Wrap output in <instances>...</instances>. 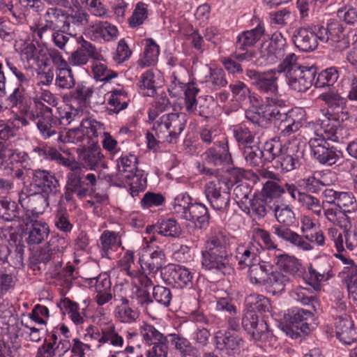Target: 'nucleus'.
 <instances>
[{"label":"nucleus","instance_id":"1","mask_svg":"<svg viewBox=\"0 0 357 357\" xmlns=\"http://www.w3.org/2000/svg\"><path fill=\"white\" fill-rule=\"evenodd\" d=\"M202 256V264L206 270L223 275L230 274L233 271L227 240L221 231H214L211 234L205 242Z\"/></svg>","mask_w":357,"mask_h":357},{"label":"nucleus","instance_id":"2","mask_svg":"<svg viewBox=\"0 0 357 357\" xmlns=\"http://www.w3.org/2000/svg\"><path fill=\"white\" fill-rule=\"evenodd\" d=\"M187 122L184 113H169L162 115L153 123L152 130L158 139L176 143Z\"/></svg>","mask_w":357,"mask_h":357},{"label":"nucleus","instance_id":"3","mask_svg":"<svg viewBox=\"0 0 357 357\" xmlns=\"http://www.w3.org/2000/svg\"><path fill=\"white\" fill-rule=\"evenodd\" d=\"M139 334L146 344L152 346L145 353V356L139 354L137 357H167L169 336L159 331L153 325L144 322L139 328Z\"/></svg>","mask_w":357,"mask_h":357},{"label":"nucleus","instance_id":"4","mask_svg":"<svg viewBox=\"0 0 357 357\" xmlns=\"http://www.w3.org/2000/svg\"><path fill=\"white\" fill-rule=\"evenodd\" d=\"M204 195L214 210L225 211L229 208L230 186L227 179L215 176L205 184Z\"/></svg>","mask_w":357,"mask_h":357},{"label":"nucleus","instance_id":"5","mask_svg":"<svg viewBox=\"0 0 357 357\" xmlns=\"http://www.w3.org/2000/svg\"><path fill=\"white\" fill-rule=\"evenodd\" d=\"M340 116H331L319 118L315 121L316 130L311 138H323L327 141L340 142L348 139L349 130L342 126L346 120H340Z\"/></svg>","mask_w":357,"mask_h":357},{"label":"nucleus","instance_id":"6","mask_svg":"<svg viewBox=\"0 0 357 357\" xmlns=\"http://www.w3.org/2000/svg\"><path fill=\"white\" fill-rule=\"evenodd\" d=\"M26 115L32 120L38 119L37 128L44 139L56 135L54 126L57 123L59 119L54 117L52 109L50 107L39 100H35L34 106L30 107Z\"/></svg>","mask_w":357,"mask_h":357},{"label":"nucleus","instance_id":"7","mask_svg":"<svg viewBox=\"0 0 357 357\" xmlns=\"http://www.w3.org/2000/svg\"><path fill=\"white\" fill-rule=\"evenodd\" d=\"M305 144L296 139L288 140L284 144L283 150L276 163L284 172L299 168L305 155Z\"/></svg>","mask_w":357,"mask_h":357},{"label":"nucleus","instance_id":"8","mask_svg":"<svg viewBox=\"0 0 357 357\" xmlns=\"http://www.w3.org/2000/svg\"><path fill=\"white\" fill-rule=\"evenodd\" d=\"M289 46L280 32H275L269 40L264 41L260 47V65H270L281 60L287 52Z\"/></svg>","mask_w":357,"mask_h":357},{"label":"nucleus","instance_id":"9","mask_svg":"<svg viewBox=\"0 0 357 357\" xmlns=\"http://www.w3.org/2000/svg\"><path fill=\"white\" fill-rule=\"evenodd\" d=\"M103 123L91 118H86L82 119L80 126L78 128L70 130L65 138L62 135H59L58 140L63 143H77L82 142L85 139L94 141L93 138H96L104 130Z\"/></svg>","mask_w":357,"mask_h":357},{"label":"nucleus","instance_id":"10","mask_svg":"<svg viewBox=\"0 0 357 357\" xmlns=\"http://www.w3.org/2000/svg\"><path fill=\"white\" fill-rule=\"evenodd\" d=\"M62 197L67 202H75V197L83 199L89 195L88 185L84 180L83 167L77 166L66 174Z\"/></svg>","mask_w":357,"mask_h":357},{"label":"nucleus","instance_id":"11","mask_svg":"<svg viewBox=\"0 0 357 357\" xmlns=\"http://www.w3.org/2000/svg\"><path fill=\"white\" fill-rule=\"evenodd\" d=\"M320 41L328 43L337 51L342 52L349 47L350 41L344 26L338 21H332L326 27L319 26Z\"/></svg>","mask_w":357,"mask_h":357},{"label":"nucleus","instance_id":"12","mask_svg":"<svg viewBox=\"0 0 357 357\" xmlns=\"http://www.w3.org/2000/svg\"><path fill=\"white\" fill-rule=\"evenodd\" d=\"M20 4L29 10L40 14L45 11L43 20L45 22H48L57 30L63 29L64 30V20L66 10L55 6L50 7L45 9V5L42 0H19Z\"/></svg>","mask_w":357,"mask_h":357},{"label":"nucleus","instance_id":"13","mask_svg":"<svg viewBox=\"0 0 357 357\" xmlns=\"http://www.w3.org/2000/svg\"><path fill=\"white\" fill-rule=\"evenodd\" d=\"M161 277L168 284L177 289H190L193 286L194 272L177 264H169L161 270Z\"/></svg>","mask_w":357,"mask_h":357},{"label":"nucleus","instance_id":"14","mask_svg":"<svg viewBox=\"0 0 357 357\" xmlns=\"http://www.w3.org/2000/svg\"><path fill=\"white\" fill-rule=\"evenodd\" d=\"M319 99L324 102L327 108L321 109L322 115L324 116H335L340 120H347L349 114L347 107V99L342 97L337 91L331 89L329 91L319 95Z\"/></svg>","mask_w":357,"mask_h":357},{"label":"nucleus","instance_id":"15","mask_svg":"<svg viewBox=\"0 0 357 357\" xmlns=\"http://www.w3.org/2000/svg\"><path fill=\"white\" fill-rule=\"evenodd\" d=\"M31 174V185L41 193L55 195L59 192V182L54 174L44 169L27 170Z\"/></svg>","mask_w":357,"mask_h":357},{"label":"nucleus","instance_id":"16","mask_svg":"<svg viewBox=\"0 0 357 357\" xmlns=\"http://www.w3.org/2000/svg\"><path fill=\"white\" fill-rule=\"evenodd\" d=\"M308 144L313 156L321 164L331 166L340 158L341 152L323 138H310Z\"/></svg>","mask_w":357,"mask_h":357},{"label":"nucleus","instance_id":"17","mask_svg":"<svg viewBox=\"0 0 357 357\" xmlns=\"http://www.w3.org/2000/svg\"><path fill=\"white\" fill-rule=\"evenodd\" d=\"M65 240L63 238L52 237L44 247L41 248L32 257V261L37 264H47L53 261L56 266H61L59 261L63 254Z\"/></svg>","mask_w":357,"mask_h":357},{"label":"nucleus","instance_id":"18","mask_svg":"<svg viewBox=\"0 0 357 357\" xmlns=\"http://www.w3.org/2000/svg\"><path fill=\"white\" fill-rule=\"evenodd\" d=\"M276 73L275 70L264 73L255 70H247L246 75L261 93L267 94V96H280Z\"/></svg>","mask_w":357,"mask_h":357},{"label":"nucleus","instance_id":"19","mask_svg":"<svg viewBox=\"0 0 357 357\" xmlns=\"http://www.w3.org/2000/svg\"><path fill=\"white\" fill-rule=\"evenodd\" d=\"M294 45L302 52L315 50L320 41L319 26H303L296 29L292 36Z\"/></svg>","mask_w":357,"mask_h":357},{"label":"nucleus","instance_id":"20","mask_svg":"<svg viewBox=\"0 0 357 357\" xmlns=\"http://www.w3.org/2000/svg\"><path fill=\"white\" fill-rule=\"evenodd\" d=\"M317 75V68L312 66L298 67L296 70L286 75L289 86L298 92L306 91L313 84Z\"/></svg>","mask_w":357,"mask_h":357},{"label":"nucleus","instance_id":"21","mask_svg":"<svg viewBox=\"0 0 357 357\" xmlns=\"http://www.w3.org/2000/svg\"><path fill=\"white\" fill-rule=\"evenodd\" d=\"M202 156L207 164L213 166H220L232 162L228 142L226 139L214 142V144L207 149Z\"/></svg>","mask_w":357,"mask_h":357},{"label":"nucleus","instance_id":"22","mask_svg":"<svg viewBox=\"0 0 357 357\" xmlns=\"http://www.w3.org/2000/svg\"><path fill=\"white\" fill-rule=\"evenodd\" d=\"M331 271L332 266L328 259L321 258L316 259L308 268L309 284L314 290H320L321 283L327 281L332 277Z\"/></svg>","mask_w":357,"mask_h":357},{"label":"nucleus","instance_id":"23","mask_svg":"<svg viewBox=\"0 0 357 357\" xmlns=\"http://www.w3.org/2000/svg\"><path fill=\"white\" fill-rule=\"evenodd\" d=\"M23 222L26 226L24 234L25 236H27L26 241L29 245L40 244L47 238L50 229L45 222L33 220L27 217L23 219Z\"/></svg>","mask_w":357,"mask_h":357},{"label":"nucleus","instance_id":"24","mask_svg":"<svg viewBox=\"0 0 357 357\" xmlns=\"http://www.w3.org/2000/svg\"><path fill=\"white\" fill-rule=\"evenodd\" d=\"M49 195L40 192L27 195L24 192L19 194V203L26 211L33 215L42 214L49 206Z\"/></svg>","mask_w":357,"mask_h":357},{"label":"nucleus","instance_id":"25","mask_svg":"<svg viewBox=\"0 0 357 357\" xmlns=\"http://www.w3.org/2000/svg\"><path fill=\"white\" fill-rule=\"evenodd\" d=\"M259 243L250 241L236 248V259L240 269H244L259 261Z\"/></svg>","mask_w":357,"mask_h":357},{"label":"nucleus","instance_id":"26","mask_svg":"<svg viewBox=\"0 0 357 357\" xmlns=\"http://www.w3.org/2000/svg\"><path fill=\"white\" fill-rule=\"evenodd\" d=\"M289 325L307 335L314 328V314L310 310L295 308L288 312Z\"/></svg>","mask_w":357,"mask_h":357},{"label":"nucleus","instance_id":"27","mask_svg":"<svg viewBox=\"0 0 357 357\" xmlns=\"http://www.w3.org/2000/svg\"><path fill=\"white\" fill-rule=\"evenodd\" d=\"M89 19V15L82 9L66 10L64 31L68 35L75 36L86 26Z\"/></svg>","mask_w":357,"mask_h":357},{"label":"nucleus","instance_id":"28","mask_svg":"<svg viewBox=\"0 0 357 357\" xmlns=\"http://www.w3.org/2000/svg\"><path fill=\"white\" fill-rule=\"evenodd\" d=\"M96 143L97 142L93 141L90 146L84 147L78 155L83 164L91 170L99 167L104 169L107 167L101 149Z\"/></svg>","mask_w":357,"mask_h":357},{"label":"nucleus","instance_id":"29","mask_svg":"<svg viewBox=\"0 0 357 357\" xmlns=\"http://www.w3.org/2000/svg\"><path fill=\"white\" fill-rule=\"evenodd\" d=\"M289 227L284 225H274L271 227V232L278 238L288 242L299 249L305 251L312 249L311 245L303 236L291 231Z\"/></svg>","mask_w":357,"mask_h":357},{"label":"nucleus","instance_id":"30","mask_svg":"<svg viewBox=\"0 0 357 357\" xmlns=\"http://www.w3.org/2000/svg\"><path fill=\"white\" fill-rule=\"evenodd\" d=\"M335 333L337 337L345 344H351L357 340V328L347 314L336 319Z\"/></svg>","mask_w":357,"mask_h":357},{"label":"nucleus","instance_id":"31","mask_svg":"<svg viewBox=\"0 0 357 357\" xmlns=\"http://www.w3.org/2000/svg\"><path fill=\"white\" fill-rule=\"evenodd\" d=\"M266 107L264 110L266 122L268 121H281L291 114L286 109V102L281 96H266Z\"/></svg>","mask_w":357,"mask_h":357},{"label":"nucleus","instance_id":"32","mask_svg":"<svg viewBox=\"0 0 357 357\" xmlns=\"http://www.w3.org/2000/svg\"><path fill=\"white\" fill-rule=\"evenodd\" d=\"M242 326L255 340H261L268 331V325L261 321L259 322L255 312L247 310L242 318Z\"/></svg>","mask_w":357,"mask_h":357},{"label":"nucleus","instance_id":"33","mask_svg":"<svg viewBox=\"0 0 357 357\" xmlns=\"http://www.w3.org/2000/svg\"><path fill=\"white\" fill-rule=\"evenodd\" d=\"M81 38L82 40L79 42L80 46L72 53L69 58L70 63L76 66H82L88 62L90 57L95 60H100L102 55L97 51L96 47L84 40L82 37Z\"/></svg>","mask_w":357,"mask_h":357},{"label":"nucleus","instance_id":"34","mask_svg":"<svg viewBox=\"0 0 357 357\" xmlns=\"http://www.w3.org/2000/svg\"><path fill=\"white\" fill-rule=\"evenodd\" d=\"M264 33V24L259 22L254 29L244 31L238 34L235 43L236 49L240 51L247 50L249 47L255 46Z\"/></svg>","mask_w":357,"mask_h":357},{"label":"nucleus","instance_id":"35","mask_svg":"<svg viewBox=\"0 0 357 357\" xmlns=\"http://www.w3.org/2000/svg\"><path fill=\"white\" fill-rule=\"evenodd\" d=\"M169 342L181 357H202L198 349L179 333L168 334Z\"/></svg>","mask_w":357,"mask_h":357},{"label":"nucleus","instance_id":"36","mask_svg":"<svg viewBox=\"0 0 357 357\" xmlns=\"http://www.w3.org/2000/svg\"><path fill=\"white\" fill-rule=\"evenodd\" d=\"M274 261L280 270L295 278H300L305 273L304 267L294 256L286 253L278 254L275 255Z\"/></svg>","mask_w":357,"mask_h":357},{"label":"nucleus","instance_id":"37","mask_svg":"<svg viewBox=\"0 0 357 357\" xmlns=\"http://www.w3.org/2000/svg\"><path fill=\"white\" fill-rule=\"evenodd\" d=\"M5 63L17 79L16 88L31 93L34 89V79L29 72L25 68H17L15 63L9 59H5Z\"/></svg>","mask_w":357,"mask_h":357},{"label":"nucleus","instance_id":"38","mask_svg":"<svg viewBox=\"0 0 357 357\" xmlns=\"http://www.w3.org/2000/svg\"><path fill=\"white\" fill-rule=\"evenodd\" d=\"M183 219L194 222L197 228L202 229L208 226L210 215L204 204L195 203L190 207Z\"/></svg>","mask_w":357,"mask_h":357},{"label":"nucleus","instance_id":"39","mask_svg":"<svg viewBox=\"0 0 357 357\" xmlns=\"http://www.w3.org/2000/svg\"><path fill=\"white\" fill-rule=\"evenodd\" d=\"M215 342L218 349L235 351L240 349L243 340L229 331H218L215 335Z\"/></svg>","mask_w":357,"mask_h":357},{"label":"nucleus","instance_id":"40","mask_svg":"<svg viewBox=\"0 0 357 357\" xmlns=\"http://www.w3.org/2000/svg\"><path fill=\"white\" fill-rule=\"evenodd\" d=\"M121 245V237L118 232L105 230L100 235L99 248L102 257L109 258L112 252Z\"/></svg>","mask_w":357,"mask_h":357},{"label":"nucleus","instance_id":"41","mask_svg":"<svg viewBox=\"0 0 357 357\" xmlns=\"http://www.w3.org/2000/svg\"><path fill=\"white\" fill-rule=\"evenodd\" d=\"M63 314L69 315L71 321L76 325H81L85 321L86 307L80 311L79 305L68 298L62 299L59 304Z\"/></svg>","mask_w":357,"mask_h":357},{"label":"nucleus","instance_id":"42","mask_svg":"<svg viewBox=\"0 0 357 357\" xmlns=\"http://www.w3.org/2000/svg\"><path fill=\"white\" fill-rule=\"evenodd\" d=\"M93 93L92 86H88L85 83H79L70 91L69 98L72 103L82 108L89 104Z\"/></svg>","mask_w":357,"mask_h":357},{"label":"nucleus","instance_id":"43","mask_svg":"<svg viewBox=\"0 0 357 357\" xmlns=\"http://www.w3.org/2000/svg\"><path fill=\"white\" fill-rule=\"evenodd\" d=\"M91 31L95 38H101L105 41H113L119 35V31L116 26L107 21H100L91 26Z\"/></svg>","mask_w":357,"mask_h":357},{"label":"nucleus","instance_id":"44","mask_svg":"<svg viewBox=\"0 0 357 357\" xmlns=\"http://www.w3.org/2000/svg\"><path fill=\"white\" fill-rule=\"evenodd\" d=\"M245 305L247 310L260 313H266L271 311V304L269 299L264 295L251 294L245 298Z\"/></svg>","mask_w":357,"mask_h":357},{"label":"nucleus","instance_id":"45","mask_svg":"<svg viewBox=\"0 0 357 357\" xmlns=\"http://www.w3.org/2000/svg\"><path fill=\"white\" fill-rule=\"evenodd\" d=\"M102 345L108 344L114 347H122L123 338L119 333L115 325L112 322L101 324Z\"/></svg>","mask_w":357,"mask_h":357},{"label":"nucleus","instance_id":"46","mask_svg":"<svg viewBox=\"0 0 357 357\" xmlns=\"http://www.w3.org/2000/svg\"><path fill=\"white\" fill-rule=\"evenodd\" d=\"M289 282L288 276L279 271H273L268 274L264 286L268 292L275 295L283 291Z\"/></svg>","mask_w":357,"mask_h":357},{"label":"nucleus","instance_id":"47","mask_svg":"<svg viewBox=\"0 0 357 357\" xmlns=\"http://www.w3.org/2000/svg\"><path fill=\"white\" fill-rule=\"evenodd\" d=\"M248 268V277L250 282L256 285L264 286L269 274L268 266L264 262L260 263L258 261Z\"/></svg>","mask_w":357,"mask_h":357},{"label":"nucleus","instance_id":"48","mask_svg":"<svg viewBox=\"0 0 357 357\" xmlns=\"http://www.w3.org/2000/svg\"><path fill=\"white\" fill-rule=\"evenodd\" d=\"M155 228L158 234L166 237L178 238L182 233L180 225L174 218H165L158 221Z\"/></svg>","mask_w":357,"mask_h":357},{"label":"nucleus","instance_id":"49","mask_svg":"<svg viewBox=\"0 0 357 357\" xmlns=\"http://www.w3.org/2000/svg\"><path fill=\"white\" fill-rule=\"evenodd\" d=\"M243 153L246 162L251 167L262 166L266 163L264 151L255 143L244 147Z\"/></svg>","mask_w":357,"mask_h":357},{"label":"nucleus","instance_id":"50","mask_svg":"<svg viewBox=\"0 0 357 357\" xmlns=\"http://www.w3.org/2000/svg\"><path fill=\"white\" fill-rule=\"evenodd\" d=\"M339 71L336 67H330L321 71L314 79V86L317 88L330 87L337 81Z\"/></svg>","mask_w":357,"mask_h":357},{"label":"nucleus","instance_id":"51","mask_svg":"<svg viewBox=\"0 0 357 357\" xmlns=\"http://www.w3.org/2000/svg\"><path fill=\"white\" fill-rule=\"evenodd\" d=\"M217 311L227 312L231 317L228 319L229 327L233 331L239 328V319L232 316L236 314V307L231 303L228 298H220L216 303Z\"/></svg>","mask_w":357,"mask_h":357},{"label":"nucleus","instance_id":"52","mask_svg":"<svg viewBox=\"0 0 357 357\" xmlns=\"http://www.w3.org/2000/svg\"><path fill=\"white\" fill-rule=\"evenodd\" d=\"M160 54L159 45L152 38L146 39V47L144 51V59L140 61L142 67L153 65Z\"/></svg>","mask_w":357,"mask_h":357},{"label":"nucleus","instance_id":"53","mask_svg":"<svg viewBox=\"0 0 357 357\" xmlns=\"http://www.w3.org/2000/svg\"><path fill=\"white\" fill-rule=\"evenodd\" d=\"M284 194L283 183L275 180L267 181L261 192V196L267 200L280 198Z\"/></svg>","mask_w":357,"mask_h":357},{"label":"nucleus","instance_id":"54","mask_svg":"<svg viewBox=\"0 0 357 357\" xmlns=\"http://www.w3.org/2000/svg\"><path fill=\"white\" fill-rule=\"evenodd\" d=\"M125 178L130 185V194L132 197L137 195L139 191H143L146 187V179L144 177L143 171L136 170L130 174H126Z\"/></svg>","mask_w":357,"mask_h":357},{"label":"nucleus","instance_id":"55","mask_svg":"<svg viewBox=\"0 0 357 357\" xmlns=\"http://www.w3.org/2000/svg\"><path fill=\"white\" fill-rule=\"evenodd\" d=\"M233 135L238 145L243 148L255 143V134L243 125L234 126Z\"/></svg>","mask_w":357,"mask_h":357},{"label":"nucleus","instance_id":"56","mask_svg":"<svg viewBox=\"0 0 357 357\" xmlns=\"http://www.w3.org/2000/svg\"><path fill=\"white\" fill-rule=\"evenodd\" d=\"M292 298L303 305H312L316 310L315 304L317 303L314 291L311 289L297 287L291 293Z\"/></svg>","mask_w":357,"mask_h":357},{"label":"nucleus","instance_id":"57","mask_svg":"<svg viewBox=\"0 0 357 357\" xmlns=\"http://www.w3.org/2000/svg\"><path fill=\"white\" fill-rule=\"evenodd\" d=\"M273 211L277 221L281 225L290 226L295 221V214L289 205L277 204L275 206Z\"/></svg>","mask_w":357,"mask_h":357},{"label":"nucleus","instance_id":"58","mask_svg":"<svg viewBox=\"0 0 357 357\" xmlns=\"http://www.w3.org/2000/svg\"><path fill=\"white\" fill-rule=\"evenodd\" d=\"M326 218L333 224L341 227L346 228L350 224L348 216L342 211L336 208H328L322 206Z\"/></svg>","mask_w":357,"mask_h":357},{"label":"nucleus","instance_id":"59","mask_svg":"<svg viewBox=\"0 0 357 357\" xmlns=\"http://www.w3.org/2000/svg\"><path fill=\"white\" fill-rule=\"evenodd\" d=\"M108 100V104L113 107V112L119 113L120 111L127 107L128 98L127 93L123 89H116L112 91Z\"/></svg>","mask_w":357,"mask_h":357},{"label":"nucleus","instance_id":"60","mask_svg":"<svg viewBox=\"0 0 357 357\" xmlns=\"http://www.w3.org/2000/svg\"><path fill=\"white\" fill-rule=\"evenodd\" d=\"M191 197L187 193H181L174 199L172 203L173 213L177 214L181 218H184V215L188 212V209L192 206Z\"/></svg>","mask_w":357,"mask_h":357},{"label":"nucleus","instance_id":"61","mask_svg":"<svg viewBox=\"0 0 357 357\" xmlns=\"http://www.w3.org/2000/svg\"><path fill=\"white\" fill-rule=\"evenodd\" d=\"M301 127V123L294 118V112L282 120L279 125L280 135L286 137L297 132Z\"/></svg>","mask_w":357,"mask_h":357},{"label":"nucleus","instance_id":"62","mask_svg":"<svg viewBox=\"0 0 357 357\" xmlns=\"http://www.w3.org/2000/svg\"><path fill=\"white\" fill-rule=\"evenodd\" d=\"M335 206L342 209L345 214L354 212L357 209L356 198L349 192H340Z\"/></svg>","mask_w":357,"mask_h":357},{"label":"nucleus","instance_id":"63","mask_svg":"<svg viewBox=\"0 0 357 357\" xmlns=\"http://www.w3.org/2000/svg\"><path fill=\"white\" fill-rule=\"evenodd\" d=\"M138 86L141 90H146L147 96H154L156 94V86L153 72L147 70L140 77Z\"/></svg>","mask_w":357,"mask_h":357},{"label":"nucleus","instance_id":"64","mask_svg":"<svg viewBox=\"0 0 357 357\" xmlns=\"http://www.w3.org/2000/svg\"><path fill=\"white\" fill-rule=\"evenodd\" d=\"M340 276L349 293L357 296V274L356 272L350 270L349 267H344L340 273Z\"/></svg>","mask_w":357,"mask_h":357}]
</instances>
